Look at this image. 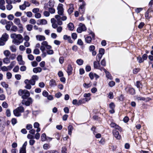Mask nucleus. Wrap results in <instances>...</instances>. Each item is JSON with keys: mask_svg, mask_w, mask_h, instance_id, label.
<instances>
[{"mask_svg": "<svg viewBox=\"0 0 153 153\" xmlns=\"http://www.w3.org/2000/svg\"><path fill=\"white\" fill-rule=\"evenodd\" d=\"M86 3L85 1H83L82 3L80 5L79 8V10L80 9L81 10L82 12V14H83L85 13V6L86 5Z\"/></svg>", "mask_w": 153, "mask_h": 153, "instance_id": "nucleus-1", "label": "nucleus"}, {"mask_svg": "<svg viewBox=\"0 0 153 153\" xmlns=\"http://www.w3.org/2000/svg\"><path fill=\"white\" fill-rule=\"evenodd\" d=\"M47 21L45 19H39L37 20L36 24L38 25H45L47 24Z\"/></svg>", "mask_w": 153, "mask_h": 153, "instance_id": "nucleus-2", "label": "nucleus"}, {"mask_svg": "<svg viewBox=\"0 0 153 153\" xmlns=\"http://www.w3.org/2000/svg\"><path fill=\"white\" fill-rule=\"evenodd\" d=\"M30 95L29 92L26 90H23V93L22 96L23 99H26L28 98Z\"/></svg>", "mask_w": 153, "mask_h": 153, "instance_id": "nucleus-3", "label": "nucleus"}, {"mask_svg": "<svg viewBox=\"0 0 153 153\" xmlns=\"http://www.w3.org/2000/svg\"><path fill=\"white\" fill-rule=\"evenodd\" d=\"M32 102V99L31 98H29L27 100H23L22 101V103L23 104H25L26 106H29Z\"/></svg>", "mask_w": 153, "mask_h": 153, "instance_id": "nucleus-4", "label": "nucleus"}, {"mask_svg": "<svg viewBox=\"0 0 153 153\" xmlns=\"http://www.w3.org/2000/svg\"><path fill=\"white\" fill-rule=\"evenodd\" d=\"M89 49L90 52H91L92 55L93 56H95L97 54V52L95 50V47L94 45H91L89 46Z\"/></svg>", "mask_w": 153, "mask_h": 153, "instance_id": "nucleus-5", "label": "nucleus"}, {"mask_svg": "<svg viewBox=\"0 0 153 153\" xmlns=\"http://www.w3.org/2000/svg\"><path fill=\"white\" fill-rule=\"evenodd\" d=\"M23 41V39H13L12 42L16 45H19Z\"/></svg>", "mask_w": 153, "mask_h": 153, "instance_id": "nucleus-6", "label": "nucleus"}, {"mask_svg": "<svg viewBox=\"0 0 153 153\" xmlns=\"http://www.w3.org/2000/svg\"><path fill=\"white\" fill-rule=\"evenodd\" d=\"M109 106L111 109L109 110V112L111 114L114 113L115 112L114 110L115 107V104L113 102H111L109 104Z\"/></svg>", "mask_w": 153, "mask_h": 153, "instance_id": "nucleus-7", "label": "nucleus"}, {"mask_svg": "<svg viewBox=\"0 0 153 153\" xmlns=\"http://www.w3.org/2000/svg\"><path fill=\"white\" fill-rule=\"evenodd\" d=\"M70 7L67 10V12L69 15H71L74 11V5L73 4H69Z\"/></svg>", "mask_w": 153, "mask_h": 153, "instance_id": "nucleus-8", "label": "nucleus"}, {"mask_svg": "<svg viewBox=\"0 0 153 153\" xmlns=\"http://www.w3.org/2000/svg\"><path fill=\"white\" fill-rule=\"evenodd\" d=\"M125 90L127 92L131 95H133L135 93L134 89L132 88H126Z\"/></svg>", "mask_w": 153, "mask_h": 153, "instance_id": "nucleus-9", "label": "nucleus"}, {"mask_svg": "<svg viewBox=\"0 0 153 153\" xmlns=\"http://www.w3.org/2000/svg\"><path fill=\"white\" fill-rule=\"evenodd\" d=\"M24 82L26 85L25 87V88L28 89H30L31 88V84L29 82V80L26 79L25 80Z\"/></svg>", "mask_w": 153, "mask_h": 153, "instance_id": "nucleus-10", "label": "nucleus"}, {"mask_svg": "<svg viewBox=\"0 0 153 153\" xmlns=\"http://www.w3.org/2000/svg\"><path fill=\"white\" fill-rule=\"evenodd\" d=\"M54 17L57 20V24L59 25H61L63 23L62 21L60 19V16H55Z\"/></svg>", "mask_w": 153, "mask_h": 153, "instance_id": "nucleus-11", "label": "nucleus"}, {"mask_svg": "<svg viewBox=\"0 0 153 153\" xmlns=\"http://www.w3.org/2000/svg\"><path fill=\"white\" fill-rule=\"evenodd\" d=\"M113 135L117 139H120V135H119L118 131L116 130H114L113 131Z\"/></svg>", "mask_w": 153, "mask_h": 153, "instance_id": "nucleus-12", "label": "nucleus"}, {"mask_svg": "<svg viewBox=\"0 0 153 153\" xmlns=\"http://www.w3.org/2000/svg\"><path fill=\"white\" fill-rule=\"evenodd\" d=\"M67 27L70 31H73L74 28V25L72 22H70L67 25Z\"/></svg>", "mask_w": 153, "mask_h": 153, "instance_id": "nucleus-13", "label": "nucleus"}, {"mask_svg": "<svg viewBox=\"0 0 153 153\" xmlns=\"http://www.w3.org/2000/svg\"><path fill=\"white\" fill-rule=\"evenodd\" d=\"M73 68L71 65H68L67 72L68 75L72 74Z\"/></svg>", "mask_w": 153, "mask_h": 153, "instance_id": "nucleus-14", "label": "nucleus"}, {"mask_svg": "<svg viewBox=\"0 0 153 153\" xmlns=\"http://www.w3.org/2000/svg\"><path fill=\"white\" fill-rule=\"evenodd\" d=\"M13 113L14 115L17 117H19L21 115V113L18 111L17 110L16 108L13 110Z\"/></svg>", "mask_w": 153, "mask_h": 153, "instance_id": "nucleus-15", "label": "nucleus"}, {"mask_svg": "<svg viewBox=\"0 0 153 153\" xmlns=\"http://www.w3.org/2000/svg\"><path fill=\"white\" fill-rule=\"evenodd\" d=\"M42 70V68L39 67L35 68L33 69V72L35 73H37L38 72H40Z\"/></svg>", "mask_w": 153, "mask_h": 153, "instance_id": "nucleus-16", "label": "nucleus"}, {"mask_svg": "<svg viewBox=\"0 0 153 153\" xmlns=\"http://www.w3.org/2000/svg\"><path fill=\"white\" fill-rule=\"evenodd\" d=\"M48 5L50 7H53L54 5L55 1L54 0H49L48 3Z\"/></svg>", "mask_w": 153, "mask_h": 153, "instance_id": "nucleus-17", "label": "nucleus"}, {"mask_svg": "<svg viewBox=\"0 0 153 153\" xmlns=\"http://www.w3.org/2000/svg\"><path fill=\"white\" fill-rule=\"evenodd\" d=\"M49 84L51 87L55 86L56 85L55 80L53 79H51L50 81Z\"/></svg>", "mask_w": 153, "mask_h": 153, "instance_id": "nucleus-18", "label": "nucleus"}, {"mask_svg": "<svg viewBox=\"0 0 153 153\" xmlns=\"http://www.w3.org/2000/svg\"><path fill=\"white\" fill-rule=\"evenodd\" d=\"M73 126L71 125H70L68 127V134L71 135L72 134V131L73 129Z\"/></svg>", "mask_w": 153, "mask_h": 153, "instance_id": "nucleus-19", "label": "nucleus"}, {"mask_svg": "<svg viewBox=\"0 0 153 153\" xmlns=\"http://www.w3.org/2000/svg\"><path fill=\"white\" fill-rule=\"evenodd\" d=\"M57 9V10H64L63 4L61 3H59L58 4Z\"/></svg>", "mask_w": 153, "mask_h": 153, "instance_id": "nucleus-20", "label": "nucleus"}, {"mask_svg": "<svg viewBox=\"0 0 153 153\" xmlns=\"http://www.w3.org/2000/svg\"><path fill=\"white\" fill-rule=\"evenodd\" d=\"M7 40V39H0V46L4 45Z\"/></svg>", "mask_w": 153, "mask_h": 153, "instance_id": "nucleus-21", "label": "nucleus"}, {"mask_svg": "<svg viewBox=\"0 0 153 153\" xmlns=\"http://www.w3.org/2000/svg\"><path fill=\"white\" fill-rule=\"evenodd\" d=\"M26 27L28 31H30L32 30L33 26L31 24H28L26 26Z\"/></svg>", "mask_w": 153, "mask_h": 153, "instance_id": "nucleus-22", "label": "nucleus"}, {"mask_svg": "<svg viewBox=\"0 0 153 153\" xmlns=\"http://www.w3.org/2000/svg\"><path fill=\"white\" fill-rule=\"evenodd\" d=\"M17 110L19 112L21 113L23 112L24 111V109L23 107L22 106H19L16 108Z\"/></svg>", "mask_w": 153, "mask_h": 153, "instance_id": "nucleus-23", "label": "nucleus"}, {"mask_svg": "<svg viewBox=\"0 0 153 153\" xmlns=\"http://www.w3.org/2000/svg\"><path fill=\"white\" fill-rule=\"evenodd\" d=\"M14 22L17 25L21 23L20 19L19 18H15L14 20Z\"/></svg>", "mask_w": 153, "mask_h": 153, "instance_id": "nucleus-24", "label": "nucleus"}, {"mask_svg": "<svg viewBox=\"0 0 153 153\" xmlns=\"http://www.w3.org/2000/svg\"><path fill=\"white\" fill-rule=\"evenodd\" d=\"M86 31V29L82 30L81 27L79 26V27L76 29V32L78 33H81L83 31Z\"/></svg>", "mask_w": 153, "mask_h": 153, "instance_id": "nucleus-25", "label": "nucleus"}, {"mask_svg": "<svg viewBox=\"0 0 153 153\" xmlns=\"http://www.w3.org/2000/svg\"><path fill=\"white\" fill-rule=\"evenodd\" d=\"M48 10L50 13L51 14H53L55 13V10L53 7H51L48 8Z\"/></svg>", "mask_w": 153, "mask_h": 153, "instance_id": "nucleus-26", "label": "nucleus"}, {"mask_svg": "<svg viewBox=\"0 0 153 153\" xmlns=\"http://www.w3.org/2000/svg\"><path fill=\"white\" fill-rule=\"evenodd\" d=\"M76 63L79 65H82L83 63V60L81 59H78L76 61Z\"/></svg>", "mask_w": 153, "mask_h": 153, "instance_id": "nucleus-27", "label": "nucleus"}, {"mask_svg": "<svg viewBox=\"0 0 153 153\" xmlns=\"http://www.w3.org/2000/svg\"><path fill=\"white\" fill-rule=\"evenodd\" d=\"M58 15H56L55 16H62L64 14V10H57Z\"/></svg>", "mask_w": 153, "mask_h": 153, "instance_id": "nucleus-28", "label": "nucleus"}, {"mask_svg": "<svg viewBox=\"0 0 153 153\" xmlns=\"http://www.w3.org/2000/svg\"><path fill=\"white\" fill-rule=\"evenodd\" d=\"M10 49L12 52H14L16 51V49L15 45H13L10 47Z\"/></svg>", "mask_w": 153, "mask_h": 153, "instance_id": "nucleus-29", "label": "nucleus"}, {"mask_svg": "<svg viewBox=\"0 0 153 153\" xmlns=\"http://www.w3.org/2000/svg\"><path fill=\"white\" fill-rule=\"evenodd\" d=\"M102 55H101L99 54H98L97 55L96 58V59L97 61V62H100V61L102 57Z\"/></svg>", "mask_w": 153, "mask_h": 153, "instance_id": "nucleus-30", "label": "nucleus"}, {"mask_svg": "<svg viewBox=\"0 0 153 153\" xmlns=\"http://www.w3.org/2000/svg\"><path fill=\"white\" fill-rule=\"evenodd\" d=\"M79 26H80V27H81L82 30L86 29V30L87 28L84 24L82 23H80L79 24Z\"/></svg>", "mask_w": 153, "mask_h": 153, "instance_id": "nucleus-31", "label": "nucleus"}, {"mask_svg": "<svg viewBox=\"0 0 153 153\" xmlns=\"http://www.w3.org/2000/svg\"><path fill=\"white\" fill-rule=\"evenodd\" d=\"M9 38V36L6 33H4L2 35L1 37L0 38Z\"/></svg>", "mask_w": 153, "mask_h": 153, "instance_id": "nucleus-32", "label": "nucleus"}, {"mask_svg": "<svg viewBox=\"0 0 153 153\" xmlns=\"http://www.w3.org/2000/svg\"><path fill=\"white\" fill-rule=\"evenodd\" d=\"M41 139L42 141H44L47 140L46 135L45 133L42 134L41 136Z\"/></svg>", "mask_w": 153, "mask_h": 153, "instance_id": "nucleus-33", "label": "nucleus"}, {"mask_svg": "<svg viewBox=\"0 0 153 153\" xmlns=\"http://www.w3.org/2000/svg\"><path fill=\"white\" fill-rule=\"evenodd\" d=\"M9 58L7 57L5 58L3 60V62L5 64H8L10 62V60Z\"/></svg>", "mask_w": 153, "mask_h": 153, "instance_id": "nucleus-34", "label": "nucleus"}, {"mask_svg": "<svg viewBox=\"0 0 153 153\" xmlns=\"http://www.w3.org/2000/svg\"><path fill=\"white\" fill-rule=\"evenodd\" d=\"M19 8L21 10H24L25 9L26 7L24 4V3L23 4L19 6Z\"/></svg>", "mask_w": 153, "mask_h": 153, "instance_id": "nucleus-35", "label": "nucleus"}, {"mask_svg": "<svg viewBox=\"0 0 153 153\" xmlns=\"http://www.w3.org/2000/svg\"><path fill=\"white\" fill-rule=\"evenodd\" d=\"M97 61H94V68L97 69L99 66V64H100L99 62L97 63Z\"/></svg>", "mask_w": 153, "mask_h": 153, "instance_id": "nucleus-36", "label": "nucleus"}, {"mask_svg": "<svg viewBox=\"0 0 153 153\" xmlns=\"http://www.w3.org/2000/svg\"><path fill=\"white\" fill-rule=\"evenodd\" d=\"M7 18L9 20L12 21L14 18V16L13 14H10L7 16Z\"/></svg>", "mask_w": 153, "mask_h": 153, "instance_id": "nucleus-37", "label": "nucleus"}, {"mask_svg": "<svg viewBox=\"0 0 153 153\" xmlns=\"http://www.w3.org/2000/svg\"><path fill=\"white\" fill-rule=\"evenodd\" d=\"M50 148V145L48 144H45L43 146V148L45 150H47Z\"/></svg>", "mask_w": 153, "mask_h": 153, "instance_id": "nucleus-38", "label": "nucleus"}, {"mask_svg": "<svg viewBox=\"0 0 153 153\" xmlns=\"http://www.w3.org/2000/svg\"><path fill=\"white\" fill-rule=\"evenodd\" d=\"M143 8L137 7L135 10V12L137 13H140L142 10H143Z\"/></svg>", "mask_w": 153, "mask_h": 153, "instance_id": "nucleus-39", "label": "nucleus"}, {"mask_svg": "<svg viewBox=\"0 0 153 153\" xmlns=\"http://www.w3.org/2000/svg\"><path fill=\"white\" fill-rule=\"evenodd\" d=\"M30 2L33 4H35L36 6H38L39 4V3L36 0H31Z\"/></svg>", "mask_w": 153, "mask_h": 153, "instance_id": "nucleus-40", "label": "nucleus"}, {"mask_svg": "<svg viewBox=\"0 0 153 153\" xmlns=\"http://www.w3.org/2000/svg\"><path fill=\"white\" fill-rule=\"evenodd\" d=\"M1 70L3 71H8V68L5 66L2 67L0 68V71Z\"/></svg>", "mask_w": 153, "mask_h": 153, "instance_id": "nucleus-41", "label": "nucleus"}, {"mask_svg": "<svg viewBox=\"0 0 153 153\" xmlns=\"http://www.w3.org/2000/svg\"><path fill=\"white\" fill-rule=\"evenodd\" d=\"M10 53V52L8 50H5L4 52V54L7 57L9 56Z\"/></svg>", "mask_w": 153, "mask_h": 153, "instance_id": "nucleus-42", "label": "nucleus"}, {"mask_svg": "<svg viewBox=\"0 0 153 153\" xmlns=\"http://www.w3.org/2000/svg\"><path fill=\"white\" fill-rule=\"evenodd\" d=\"M145 25V23L144 22H141L139 24L138 26V27L140 29L142 28L144 25Z\"/></svg>", "mask_w": 153, "mask_h": 153, "instance_id": "nucleus-43", "label": "nucleus"}, {"mask_svg": "<svg viewBox=\"0 0 153 153\" xmlns=\"http://www.w3.org/2000/svg\"><path fill=\"white\" fill-rule=\"evenodd\" d=\"M17 27L15 25H13L11 28V30L14 32H16L17 30Z\"/></svg>", "mask_w": 153, "mask_h": 153, "instance_id": "nucleus-44", "label": "nucleus"}, {"mask_svg": "<svg viewBox=\"0 0 153 153\" xmlns=\"http://www.w3.org/2000/svg\"><path fill=\"white\" fill-rule=\"evenodd\" d=\"M39 11V8H36L33 9L32 10V12L35 14L38 13Z\"/></svg>", "mask_w": 153, "mask_h": 153, "instance_id": "nucleus-45", "label": "nucleus"}, {"mask_svg": "<svg viewBox=\"0 0 153 153\" xmlns=\"http://www.w3.org/2000/svg\"><path fill=\"white\" fill-rule=\"evenodd\" d=\"M1 85L4 88H7L8 87V85L6 84L5 82H2L1 83Z\"/></svg>", "mask_w": 153, "mask_h": 153, "instance_id": "nucleus-46", "label": "nucleus"}, {"mask_svg": "<svg viewBox=\"0 0 153 153\" xmlns=\"http://www.w3.org/2000/svg\"><path fill=\"white\" fill-rule=\"evenodd\" d=\"M11 122L12 124L13 125H14L17 123V120L15 118H13L11 119Z\"/></svg>", "mask_w": 153, "mask_h": 153, "instance_id": "nucleus-47", "label": "nucleus"}, {"mask_svg": "<svg viewBox=\"0 0 153 153\" xmlns=\"http://www.w3.org/2000/svg\"><path fill=\"white\" fill-rule=\"evenodd\" d=\"M43 15L45 17H48L50 15V12L49 11L48 12L47 11H45L43 12Z\"/></svg>", "mask_w": 153, "mask_h": 153, "instance_id": "nucleus-48", "label": "nucleus"}, {"mask_svg": "<svg viewBox=\"0 0 153 153\" xmlns=\"http://www.w3.org/2000/svg\"><path fill=\"white\" fill-rule=\"evenodd\" d=\"M105 50L103 48H100L99 50V53L102 56L104 54Z\"/></svg>", "mask_w": 153, "mask_h": 153, "instance_id": "nucleus-49", "label": "nucleus"}, {"mask_svg": "<svg viewBox=\"0 0 153 153\" xmlns=\"http://www.w3.org/2000/svg\"><path fill=\"white\" fill-rule=\"evenodd\" d=\"M6 6L7 9L8 10H11L13 8V5L11 4H7Z\"/></svg>", "mask_w": 153, "mask_h": 153, "instance_id": "nucleus-50", "label": "nucleus"}, {"mask_svg": "<svg viewBox=\"0 0 153 153\" xmlns=\"http://www.w3.org/2000/svg\"><path fill=\"white\" fill-rule=\"evenodd\" d=\"M7 21L5 19H2L0 21V23L3 25H4L5 24H7Z\"/></svg>", "mask_w": 153, "mask_h": 153, "instance_id": "nucleus-51", "label": "nucleus"}, {"mask_svg": "<svg viewBox=\"0 0 153 153\" xmlns=\"http://www.w3.org/2000/svg\"><path fill=\"white\" fill-rule=\"evenodd\" d=\"M153 12V7H149L146 12V13L149 14L150 13Z\"/></svg>", "mask_w": 153, "mask_h": 153, "instance_id": "nucleus-52", "label": "nucleus"}, {"mask_svg": "<svg viewBox=\"0 0 153 153\" xmlns=\"http://www.w3.org/2000/svg\"><path fill=\"white\" fill-rule=\"evenodd\" d=\"M38 76L36 75H33L31 77V79L35 82L38 80Z\"/></svg>", "mask_w": 153, "mask_h": 153, "instance_id": "nucleus-53", "label": "nucleus"}, {"mask_svg": "<svg viewBox=\"0 0 153 153\" xmlns=\"http://www.w3.org/2000/svg\"><path fill=\"white\" fill-rule=\"evenodd\" d=\"M33 127L30 124H28L26 126V128L27 129L29 130L32 129Z\"/></svg>", "mask_w": 153, "mask_h": 153, "instance_id": "nucleus-54", "label": "nucleus"}, {"mask_svg": "<svg viewBox=\"0 0 153 153\" xmlns=\"http://www.w3.org/2000/svg\"><path fill=\"white\" fill-rule=\"evenodd\" d=\"M22 15V13L19 11H16L15 13V16L17 17L20 16Z\"/></svg>", "mask_w": 153, "mask_h": 153, "instance_id": "nucleus-55", "label": "nucleus"}, {"mask_svg": "<svg viewBox=\"0 0 153 153\" xmlns=\"http://www.w3.org/2000/svg\"><path fill=\"white\" fill-rule=\"evenodd\" d=\"M19 68L18 65L16 66L13 69V71L14 72H17L19 71Z\"/></svg>", "mask_w": 153, "mask_h": 153, "instance_id": "nucleus-56", "label": "nucleus"}, {"mask_svg": "<svg viewBox=\"0 0 153 153\" xmlns=\"http://www.w3.org/2000/svg\"><path fill=\"white\" fill-rule=\"evenodd\" d=\"M77 34L76 33H71V38H77Z\"/></svg>", "mask_w": 153, "mask_h": 153, "instance_id": "nucleus-57", "label": "nucleus"}, {"mask_svg": "<svg viewBox=\"0 0 153 153\" xmlns=\"http://www.w3.org/2000/svg\"><path fill=\"white\" fill-rule=\"evenodd\" d=\"M29 23L31 24L35 25L36 23V21L33 19H31L30 20Z\"/></svg>", "mask_w": 153, "mask_h": 153, "instance_id": "nucleus-58", "label": "nucleus"}, {"mask_svg": "<svg viewBox=\"0 0 153 153\" xmlns=\"http://www.w3.org/2000/svg\"><path fill=\"white\" fill-rule=\"evenodd\" d=\"M34 16L36 19H39L41 17V15L40 13H38L35 14Z\"/></svg>", "mask_w": 153, "mask_h": 153, "instance_id": "nucleus-59", "label": "nucleus"}, {"mask_svg": "<svg viewBox=\"0 0 153 153\" xmlns=\"http://www.w3.org/2000/svg\"><path fill=\"white\" fill-rule=\"evenodd\" d=\"M2 106L3 108H7L8 107V104L5 102H4L2 103Z\"/></svg>", "mask_w": 153, "mask_h": 153, "instance_id": "nucleus-60", "label": "nucleus"}, {"mask_svg": "<svg viewBox=\"0 0 153 153\" xmlns=\"http://www.w3.org/2000/svg\"><path fill=\"white\" fill-rule=\"evenodd\" d=\"M6 116L7 117H10L11 116V113L10 110L7 109V110L6 112Z\"/></svg>", "mask_w": 153, "mask_h": 153, "instance_id": "nucleus-61", "label": "nucleus"}, {"mask_svg": "<svg viewBox=\"0 0 153 153\" xmlns=\"http://www.w3.org/2000/svg\"><path fill=\"white\" fill-rule=\"evenodd\" d=\"M28 58L30 60H33L34 59V56L32 54H29L27 56Z\"/></svg>", "mask_w": 153, "mask_h": 153, "instance_id": "nucleus-62", "label": "nucleus"}, {"mask_svg": "<svg viewBox=\"0 0 153 153\" xmlns=\"http://www.w3.org/2000/svg\"><path fill=\"white\" fill-rule=\"evenodd\" d=\"M137 59L139 63H141L143 62L144 61L143 60L142 58L140 56L137 57Z\"/></svg>", "mask_w": 153, "mask_h": 153, "instance_id": "nucleus-63", "label": "nucleus"}, {"mask_svg": "<svg viewBox=\"0 0 153 153\" xmlns=\"http://www.w3.org/2000/svg\"><path fill=\"white\" fill-rule=\"evenodd\" d=\"M19 153H26V149L21 148L20 149Z\"/></svg>", "mask_w": 153, "mask_h": 153, "instance_id": "nucleus-64", "label": "nucleus"}]
</instances>
